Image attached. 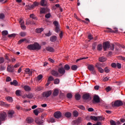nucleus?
Returning <instances> with one entry per match:
<instances>
[{"label":"nucleus","mask_w":125,"mask_h":125,"mask_svg":"<svg viewBox=\"0 0 125 125\" xmlns=\"http://www.w3.org/2000/svg\"><path fill=\"white\" fill-rule=\"evenodd\" d=\"M39 5H40V3L39 2L34 1L33 2V4L31 5V8H32V9H34L35 7H37V6H39Z\"/></svg>","instance_id":"19"},{"label":"nucleus","mask_w":125,"mask_h":125,"mask_svg":"<svg viewBox=\"0 0 125 125\" xmlns=\"http://www.w3.org/2000/svg\"><path fill=\"white\" fill-rule=\"evenodd\" d=\"M23 88L24 90H25V91H27V92L31 91V90H32V88H31V87L28 85L24 86Z\"/></svg>","instance_id":"20"},{"label":"nucleus","mask_w":125,"mask_h":125,"mask_svg":"<svg viewBox=\"0 0 125 125\" xmlns=\"http://www.w3.org/2000/svg\"><path fill=\"white\" fill-rule=\"evenodd\" d=\"M2 35L3 36H7L8 35V31L6 30H4L2 32Z\"/></svg>","instance_id":"41"},{"label":"nucleus","mask_w":125,"mask_h":125,"mask_svg":"<svg viewBox=\"0 0 125 125\" xmlns=\"http://www.w3.org/2000/svg\"><path fill=\"white\" fill-rule=\"evenodd\" d=\"M20 35L21 36V37H25L26 33L24 32H21L20 33Z\"/></svg>","instance_id":"51"},{"label":"nucleus","mask_w":125,"mask_h":125,"mask_svg":"<svg viewBox=\"0 0 125 125\" xmlns=\"http://www.w3.org/2000/svg\"><path fill=\"white\" fill-rule=\"evenodd\" d=\"M33 71L34 70L33 69L30 70L29 68H26L25 70V74H26V75H29V76H32Z\"/></svg>","instance_id":"13"},{"label":"nucleus","mask_w":125,"mask_h":125,"mask_svg":"<svg viewBox=\"0 0 125 125\" xmlns=\"http://www.w3.org/2000/svg\"><path fill=\"white\" fill-rule=\"evenodd\" d=\"M30 18H32V19H33V20H38V18L36 17L35 14H30Z\"/></svg>","instance_id":"27"},{"label":"nucleus","mask_w":125,"mask_h":125,"mask_svg":"<svg viewBox=\"0 0 125 125\" xmlns=\"http://www.w3.org/2000/svg\"><path fill=\"white\" fill-rule=\"evenodd\" d=\"M104 72L105 73H109L110 72V68H109L108 67H106L104 68Z\"/></svg>","instance_id":"47"},{"label":"nucleus","mask_w":125,"mask_h":125,"mask_svg":"<svg viewBox=\"0 0 125 125\" xmlns=\"http://www.w3.org/2000/svg\"><path fill=\"white\" fill-rule=\"evenodd\" d=\"M63 69H64L65 71H69L70 69H71V67H70V65L68 64H65L64 66Z\"/></svg>","instance_id":"31"},{"label":"nucleus","mask_w":125,"mask_h":125,"mask_svg":"<svg viewBox=\"0 0 125 125\" xmlns=\"http://www.w3.org/2000/svg\"><path fill=\"white\" fill-rule=\"evenodd\" d=\"M58 72L61 75H64L66 72V70H65V69L63 67H62L58 69Z\"/></svg>","instance_id":"14"},{"label":"nucleus","mask_w":125,"mask_h":125,"mask_svg":"<svg viewBox=\"0 0 125 125\" xmlns=\"http://www.w3.org/2000/svg\"><path fill=\"white\" fill-rule=\"evenodd\" d=\"M59 93V91L57 89H55L53 93V96H57Z\"/></svg>","instance_id":"30"},{"label":"nucleus","mask_w":125,"mask_h":125,"mask_svg":"<svg viewBox=\"0 0 125 125\" xmlns=\"http://www.w3.org/2000/svg\"><path fill=\"white\" fill-rule=\"evenodd\" d=\"M46 49L47 51H49L50 52H54V49H53V48H52V47H47L46 48Z\"/></svg>","instance_id":"25"},{"label":"nucleus","mask_w":125,"mask_h":125,"mask_svg":"<svg viewBox=\"0 0 125 125\" xmlns=\"http://www.w3.org/2000/svg\"><path fill=\"white\" fill-rule=\"evenodd\" d=\"M21 90H17L16 91V94L17 96H21Z\"/></svg>","instance_id":"39"},{"label":"nucleus","mask_w":125,"mask_h":125,"mask_svg":"<svg viewBox=\"0 0 125 125\" xmlns=\"http://www.w3.org/2000/svg\"><path fill=\"white\" fill-rule=\"evenodd\" d=\"M19 22L21 24V27L22 30H25L26 26H25V22L23 21V20L20 19Z\"/></svg>","instance_id":"11"},{"label":"nucleus","mask_w":125,"mask_h":125,"mask_svg":"<svg viewBox=\"0 0 125 125\" xmlns=\"http://www.w3.org/2000/svg\"><path fill=\"white\" fill-rule=\"evenodd\" d=\"M110 124L111 125H117V123L114 120L110 121Z\"/></svg>","instance_id":"48"},{"label":"nucleus","mask_w":125,"mask_h":125,"mask_svg":"<svg viewBox=\"0 0 125 125\" xmlns=\"http://www.w3.org/2000/svg\"><path fill=\"white\" fill-rule=\"evenodd\" d=\"M35 25L36 22L34 21V20H31V19H28L26 21L25 25Z\"/></svg>","instance_id":"10"},{"label":"nucleus","mask_w":125,"mask_h":125,"mask_svg":"<svg viewBox=\"0 0 125 125\" xmlns=\"http://www.w3.org/2000/svg\"><path fill=\"white\" fill-rule=\"evenodd\" d=\"M73 115L74 117H78L79 116V112L77 111H73Z\"/></svg>","instance_id":"42"},{"label":"nucleus","mask_w":125,"mask_h":125,"mask_svg":"<svg viewBox=\"0 0 125 125\" xmlns=\"http://www.w3.org/2000/svg\"><path fill=\"white\" fill-rule=\"evenodd\" d=\"M4 17H5V16H4V14H0V19H4Z\"/></svg>","instance_id":"57"},{"label":"nucleus","mask_w":125,"mask_h":125,"mask_svg":"<svg viewBox=\"0 0 125 125\" xmlns=\"http://www.w3.org/2000/svg\"><path fill=\"white\" fill-rule=\"evenodd\" d=\"M95 66L97 69H99V68H101V64H100V63H97Z\"/></svg>","instance_id":"62"},{"label":"nucleus","mask_w":125,"mask_h":125,"mask_svg":"<svg viewBox=\"0 0 125 125\" xmlns=\"http://www.w3.org/2000/svg\"><path fill=\"white\" fill-rule=\"evenodd\" d=\"M53 24H54V25H55V26L56 27H58V26H59V23H58V21H54L53 22Z\"/></svg>","instance_id":"52"},{"label":"nucleus","mask_w":125,"mask_h":125,"mask_svg":"<svg viewBox=\"0 0 125 125\" xmlns=\"http://www.w3.org/2000/svg\"><path fill=\"white\" fill-rule=\"evenodd\" d=\"M60 81L58 79H56L54 80V83L55 84H58L60 83Z\"/></svg>","instance_id":"53"},{"label":"nucleus","mask_w":125,"mask_h":125,"mask_svg":"<svg viewBox=\"0 0 125 125\" xmlns=\"http://www.w3.org/2000/svg\"><path fill=\"white\" fill-rule=\"evenodd\" d=\"M107 29H108V30L107 31L108 32H110V33H117V32H118V30H116L115 31V30H112V29H111V28H107Z\"/></svg>","instance_id":"36"},{"label":"nucleus","mask_w":125,"mask_h":125,"mask_svg":"<svg viewBox=\"0 0 125 125\" xmlns=\"http://www.w3.org/2000/svg\"><path fill=\"white\" fill-rule=\"evenodd\" d=\"M88 39L89 40H93V37H92V35L91 34H89V35H88Z\"/></svg>","instance_id":"64"},{"label":"nucleus","mask_w":125,"mask_h":125,"mask_svg":"<svg viewBox=\"0 0 125 125\" xmlns=\"http://www.w3.org/2000/svg\"><path fill=\"white\" fill-rule=\"evenodd\" d=\"M25 41H26V39H21L18 42V43L19 44H21L22 42H23Z\"/></svg>","instance_id":"43"},{"label":"nucleus","mask_w":125,"mask_h":125,"mask_svg":"<svg viewBox=\"0 0 125 125\" xmlns=\"http://www.w3.org/2000/svg\"><path fill=\"white\" fill-rule=\"evenodd\" d=\"M88 69L89 70V71H92L93 70H94V66H93V65H91V64H89L87 66Z\"/></svg>","instance_id":"26"},{"label":"nucleus","mask_w":125,"mask_h":125,"mask_svg":"<svg viewBox=\"0 0 125 125\" xmlns=\"http://www.w3.org/2000/svg\"><path fill=\"white\" fill-rule=\"evenodd\" d=\"M103 48L105 51L110 48V42L108 41L104 42L103 43Z\"/></svg>","instance_id":"6"},{"label":"nucleus","mask_w":125,"mask_h":125,"mask_svg":"<svg viewBox=\"0 0 125 125\" xmlns=\"http://www.w3.org/2000/svg\"><path fill=\"white\" fill-rule=\"evenodd\" d=\"M4 62V58L0 57V64H2Z\"/></svg>","instance_id":"49"},{"label":"nucleus","mask_w":125,"mask_h":125,"mask_svg":"<svg viewBox=\"0 0 125 125\" xmlns=\"http://www.w3.org/2000/svg\"><path fill=\"white\" fill-rule=\"evenodd\" d=\"M11 78H10V77L9 76L7 77L6 79V82H11Z\"/></svg>","instance_id":"63"},{"label":"nucleus","mask_w":125,"mask_h":125,"mask_svg":"<svg viewBox=\"0 0 125 125\" xmlns=\"http://www.w3.org/2000/svg\"><path fill=\"white\" fill-rule=\"evenodd\" d=\"M14 115V111L13 110H10L8 112V117L10 119L13 118Z\"/></svg>","instance_id":"16"},{"label":"nucleus","mask_w":125,"mask_h":125,"mask_svg":"<svg viewBox=\"0 0 125 125\" xmlns=\"http://www.w3.org/2000/svg\"><path fill=\"white\" fill-rule=\"evenodd\" d=\"M66 97L67 98L71 99V98H72V97H73V95H72V94H71V93H68L66 95Z\"/></svg>","instance_id":"50"},{"label":"nucleus","mask_w":125,"mask_h":125,"mask_svg":"<svg viewBox=\"0 0 125 125\" xmlns=\"http://www.w3.org/2000/svg\"><path fill=\"white\" fill-rule=\"evenodd\" d=\"M33 113L34 114H35V115L36 116H38V115H39V111H38V109H36L33 111Z\"/></svg>","instance_id":"55"},{"label":"nucleus","mask_w":125,"mask_h":125,"mask_svg":"<svg viewBox=\"0 0 125 125\" xmlns=\"http://www.w3.org/2000/svg\"><path fill=\"white\" fill-rule=\"evenodd\" d=\"M52 76H54V77H60V75H59V73L58 72L55 71V70H52L51 72Z\"/></svg>","instance_id":"17"},{"label":"nucleus","mask_w":125,"mask_h":125,"mask_svg":"<svg viewBox=\"0 0 125 125\" xmlns=\"http://www.w3.org/2000/svg\"><path fill=\"white\" fill-rule=\"evenodd\" d=\"M90 119L93 121H97V117L96 116H91Z\"/></svg>","instance_id":"40"},{"label":"nucleus","mask_w":125,"mask_h":125,"mask_svg":"<svg viewBox=\"0 0 125 125\" xmlns=\"http://www.w3.org/2000/svg\"><path fill=\"white\" fill-rule=\"evenodd\" d=\"M106 60H107V59H106V58L104 57L99 58V61H100V62H105Z\"/></svg>","instance_id":"28"},{"label":"nucleus","mask_w":125,"mask_h":125,"mask_svg":"<svg viewBox=\"0 0 125 125\" xmlns=\"http://www.w3.org/2000/svg\"><path fill=\"white\" fill-rule=\"evenodd\" d=\"M116 67H117L118 69H121V68H122V64L120 63H117Z\"/></svg>","instance_id":"61"},{"label":"nucleus","mask_w":125,"mask_h":125,"mask_svg":"<svg viewBox=\"0 0 125 125\" xmlns=\"http://www.w3.org/2000/svg\"><path fill=\"white\" fill-rule=\"evenodd\" d=\"M50 9L48 8H41L40 10L41 14H43L44 13H47L49 12Z\"/></svg>","instance_id":"8"},{"label":"nucleus","mask_w":125,"mask_h":125,"mask_svg":"<svg viewBox=\"0 0 125 125\" xmlns=\"http://www.w3.org/2000/svg\"><path fill=\"white\" fill-rule=\"evenodd\" d=\"M40 4L42 6H46L47 5V1L45 0H42Z\"/></svg>","instance_id":"18"},{"label":"nucleus","mask_w":125,"mask_h":125,"mask_svg":"<svg viewBox=\"0 0 125 125\" xmlns=\"http://www.w3.org/2000/svg\"><path fill=\"white\" fill-rule=\"evenodd\" d=\"M97 50H98L99 51L102 50V44H99V45H98Z\"/></svg>","instance_id":"38"},{"label":"nucleus","mask_w":125,"mask_h":125,"mask_svg":"<svg viewBox=\"0 0 125 125\" xmlns=\"http://www.w3.org/2000/svg\"><path fill=\"white\" fill-rule=\"evenodd\" d=\"M78 108H79L80 109H81V110H85V107L83 106V105H79L77 106Z\"/></svg>","instance_id":"44"},{"label":"nucleus","mask_w":125,"mask_h":125,"mask_svg":"<svg viewBox=\"0 0 125 125\" xmlns=\"http://www.w3.org/2000/svg\"><path fill=\"white\" fill-rule=\"evenodd\" d=\"M7 71L11 73L14 72V67L13 66L8 65L7 68Z\"/></svg>","instance_id":"15"},{"label":"nucleus","mask_w":125,"mask_h":125,"mask_svg":"<svg viewBox=\"0 0 125 125\" xmlns=\"http://www.w3.org/2000/svg\"><path fill=\"white\" fill-rule=\"evenodd\" d=\"M82 97L83 100H87L88 101H90V100H91V96H90L89 93H86L83 94Z\"/></svg>","instance_id":"5"},{"label":"nucleus","mask_w":125,"mask_h":125,"mask_svg":"<svg viewBox=\"0 0 125 125\" xmlns=\"http://www.w3.org/2000/svg\"><path fill=\"white\" fill-rule=\"evenodd\" d=\"M42 46L40 45L37 42H35L34 44H29L27 46V48L29 50H40Z\"/></svg>","instance_id":"1"},{"label":"nucleus","mask_w":125,"mask_h":125,"mask_svg":"<svg viewBox=\"0 0 125 125\" xmlns=\"http://www.w3.org/2000/svg\"><path fill=\"white\" fill-rule=\"evenodd\" d=\"M34 97V95L32 93H29L28 94H26V98L28 99H32Z\"/></svg>","instance_id":"23"},{"label":"nucleus","mask_w":125,"mask_h":125,"mask_svg":"<svg viewBox=\"0 0 125 125\" xmlns=\"http://www.w3.org/2000/svg\"><path fill=\"white\" fill-rule=\"evenodd\" d=\"M26 122L27 124H32L34 123V119L31 117H29L26 119Z\"/></svg>","instance_id":"21"},{"label":"nucleus","mask_w":125,"mask_h":125,"mask_svg":"<svg viewBox=\"0 0 125 125\" xmlns=\"http://www.w3.org/2000/svg\"><path fill=\"white\" fill-rule=\"evenodd\" d=\"M54 117L56 119H59L62 117V113L60 111H57L54 113Z\"/></svg>","instance_id":"9"},{"label":"nucleus","mask_w":125,"mask_h":125,"mask_svg":"<svg viewBox=\"0 0 125 125\" xmlns=\"http://www.w3.org/2000/svg\"><path fill=\"white\" fill-rule=\"evenodd\" d=\"M6 68V67L4 66H2V65L0 66V71H4V70H5Z\"/></svg>","instance_id":"54"},{"label":"nucleus","mask_w":125,"mask_h":125,"mask_svg":"<svg viewBox=\"0 0 125 125\" xmlns=\"http://www.w3.org/2000/svg\"><path fill=\"white\" fill-rule=\"evenodd\" d=\"M75 99L76 100H80L81 99V95L80 94H75Z\"/></svg>","instance_id":"32"},{"label":"nucleus","mask_w":125,"mask_h":125,"mask_svg":"<svg viewBox=\"0 0 125 125\" xmlns=\"http://www.w3.org/2000/svg\"><path fill=\"white\" fill-rule=\"evenodd\" d=\"M60 31V28H59V26H56L55 28V32L56 33H58V32Z\"/></svg>","instance_id":"58"},{"label":"nucleus","mask_w":125,"mask_h":125,"mask_svg":"<svg viewBox=\"0 0 125 125\" xmlns=\"http://www.w3.org/2000/svg\"><path fill=\"white\" fill-rule=\"evenodd\" d=\"M72 116V114L70 112H66L65 113V116L66 118H71V116Z\"/></svg>","instance_id":"29"},{"label":"nucleus","mask_w":125,"mask_h":125,"mask_svg":"<svg viewBox=\"0 0 125 125\" xmlns=\"http://www.w3.org/2000/svg\"><path fill=\"white\" fill-rule=\"evenodd\" d=\"M43 31V28L42 27L40 28H37L36 29V32H37V33H41Z\"/></svg>","instance_id":"37"},{"label":"nucleus","mask_w":125,"mask_h":125,"mask_svg":"<svg viewBox=\"0 0 125 125\" xmlns=\"http://www.w3.org/2000/svg\"><path fill=\"white\" fill-rule=\"evenodd\" d=\"M57 40V37L56 36H53L50 37V41L52 42H56Z\"/></svg>","instance_id":"22"},{"label":"nucleus","mask_w":125,"mask_h":125,"mask_svg":"<svg viewBox=\"0 0 125 125\" xmlns=\"http://www.w3.org/2000/svg\"><path fill=\"white\" fill-rule=\"evenodd\" d=\"M92 103L94 104H95V103H100V98H99L98 95H95L94 96L92 100Z\"/></svg>","instance_id":"4"},{"label":"nucleus","mask_w":125,"mask_h":125,"mask_svg":"<svg viewBox=\"0 0 125 125\" xmlns=\"http://www.w3.org/2000/svg\"><path fill=\"white\" fill-rule=\"evenodd\" d=\"M42 87L41 86H37L35 88V91H37V92L41 91V90H42Z\"/></svg>","instance_id":"34"},{"label":"nucleus","mask_w":125,"mask_h":125,"mask_svg":"<svg viewBox=\"0 0 125 125\" xmlns=\"http://www.w3.org/2000/svg\"><path fill=\"white\" fill-rule=\"evenodd\" d=\"M51 16V15L50 14V13H48L45 15V18H47V19H48L49 18H50Z\"/></svg>","instance_id":"60"},{"label":"nucleus","mask_w":125,"mask_h":125,"mask_svg":"<svg viewBox=\"0 0 125 125\" xmlns=\"http://www.w3.org/2000/svg\"><path fill=\"white\" fill-rule=\"evenodd\" d=\"M35 123L38 125H42L43 120H41L40 118H37L35 119Z\"/></svg>","instance_id":"12"},{"label":"nucleus","mask_w":125,"mask_h":125,"mask_svg":"<svg viewBox=\"0 0 125 125\" xmlns=\"http://www.w3.org/2000/svg\"><path fill=\"white\" fill-rule=\"evenodd\" d=\"M6 113L5 112H2L0 113V125L1 124V121H4L6 118Z\"/></svg>","instance_id":"2"},{"label":"nucleus","mask_w":125,"mask_h":125,"mask_svg":"<svg viewBox=\"0 0 125 125\" xmlns=\"http://www.w3.org/2000/svg\"><path fill=\"white\" fill-rule=\"evenodd\" d=\"M52 94V92L51 91H48L43 92L42 94V97L47 98V97H49Z\"/></svg>","instance_id":"7"},{"label":"nucleus","mask_w":125,"mask_h":125,"mask_svg":"<svg viewBox=\"0 0 125 125\" xmlns=\"http://www.w3.org/2000/svg\"><path fill=\"white\" fill-rule=\"evenodd\" d=\"M87 58H88V57H83L78 59L76 60V62H79V61H81V60H83V59H87Z\"/></svg>","instance_id":"46"},{"label":"nucleus","mask_w":125,"mask_h":125,"mask_svg":"<svg viewBox=\"0 0 125 125\" xmlns=\"http://www.w3.org/2000/svg\"><path fill=\"white\" fill-rule=\"evenodd\" d=\"M11 85H14L15 86H17L18 85V82L14 80L13 82H10Z\"/></svg>","instance_id":"24"},{"label":"nucleus","mask_w":125,"mask_h":125,"mask_svg":"<svg viewBox=\"0 0 125 125\" xmlns=\"http://www.w3.org/2000/svg\"><path fill=\"white\" fill-rule=\"evenodd\" d=\"M54 80V78H53V77L52 76H50L47 80V82H52Z\"/></svg>","instance_id":"45"},{"label":"nucleus","mask_w":125,"mask_h":125,"mask_svg":"<svg viewBox=\"0 0 125 125\" xmlns=\"http://www.w3.org/2000/svg\"><path fill=\"white\" fill-rule=\"evenodd\" d=\"M124 105V103L121 100H116L115 102H114L113 105L114 107H121V106H123Z\"/></svg>","instance_id":"3"},{"label":"nucleus","mask_w":125,"mask_h":125,"mask_svg":"<svg viewBox=\"0 0 125 125\" xmlns=\"http://www.w3.org/2000/svg\"><path fill=\"white\" fill-rule=\"evenodd\" d=\"M78 69V65H73L71 66V69L72 71H76Z\"/></svg>","instance_id":"33"},{"label":"nucleus","mask_w":125,"mask_h":125,"mask_svg":"<svg viewBox=\"0 0 125 125\" xmlns=\"http://www.w3.org/2000/svg\"><path fill=\"white\" fill-rule=\"evenodd\" d=\"M7 101H9V102H12L13 101V99H12V97H8L7 98Z\"/></svg>","instance_id":"56"},{"label":"nucleus","mask_w":125,"mask_h":125,"mask_svg":"<svg viewBox=\"0 0 125 125\" xmlns=\"http://www.w3.org/2000/svg\"><path fill=\"white\" fill-rule=\"evenodd\" d=\"M109 48L111 50H114L115 48V45L114 44V43L110 44Z\"/></svg>","instance_id":"35"},{"label":"nucleus","mask_w":125,"mask_h":125,"mask_svg":"<svg viewBox=\"0 0 125 125\" xmlns=\"http://www.w3.org/2000/svg\"><path fill=\"white\" fill-rule=\"evenodd\" d=\"M99 72H100V73H104V69H102V68L100 67L98 69Z\"/></svg>","instance_id":"59"}]
</instances>
